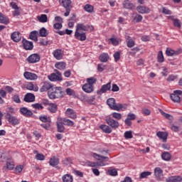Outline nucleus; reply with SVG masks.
<instances>
[{"label": "nucleus", "mask_w": 182, "mask_h": 182, "mask_svg": "<svg viewBox=\"0 0 182 182\" xmlns=\"http://www.w3.org/2000/svg\"><path fill=\"white\" fill-rule=\"evenodd\" d=\"M159 112L161 114H162V116H164V117H165L168 120H170L171 122H173V120H174V117H173V115L164 112L163 109H159Z\"/></svg>", "instance_id": "32"}, {"label": "nucleus", "mask_w": 182, "mask_h": 182, "mask_svg": "<svg viewBox=\"0 0 182 182\" xmlns=\"http://www.w3.org/2000/svg\"><path fill=\"white\" fill-rule=\"evenodd\" d=\"M22 43L26 50H32V49H33V43L32 41H28L23 38L22 40Z\"/></svg>", "instance_id": "14"}, {"label": "nucleus", "mask_w": 182, "mask_h": 182, "mask_svg": "<svg viewBox=\"0 0 182 182\" xmlns=\"http://www.w3.org/2000/svg\"><path fill=\"white\" fill-rule=\"evenodd\" d=\"M23 100L26 103H32V102H35V95H33V93H31V92H28L24 96Z\"/></svg>", "instance_id": "16"}, {"label": "nucleus", "mask_w": 182, "mask_h": 182, "mask_svg": "<svg viewBox=\"0 0 182 182\" xmlns=\"http://www.w3.org/2000/svg\"><path fill=\"white\" fill-rule=\"evenodd\" d=\"M149 176H151V172L150 171H144L141 173L140 174V178H147Z\"/></svg>", "instance_id": "52"}, {"label": "nucleus", "mask_w": 182, "mask_h": 182, "mask_svg": "<svg viewBox=\"0 0 182 182\" xmlns=\"http://www.w3.org/2000/svg\"><path fill=\"white\" fill-rule=\"evenodd\" d=\"M59 2L63 5V8L65 9V13L64 16H69L70 14V10L72 9V1L70 0H59Z\"/></svg>", "instance_id": "6"}, {"label": "nucleus", "mask_w": 182, "mask_h": 182, "mask_svg": "<svg viewBox=\"0 0 182 182\" xmlns=\"http://www.w3.org/2000/svg\"><path fill=\"white\" fill-rule=\"evenodd\" d=\"M109 176H117V170L116 168L109 169L107 171Z\"/></svg>", "instance_id": "56"}, {"label": "nucleus", "mask_w": 182, "mask_h": 182, "mask_svg": "<svg viewBox=\"0 0 182 182\" xmlns=\"http://www.w3.org/2000/svg\"><path fill=\"white\" fill-rule=\"evenodd\" d=\"M63 182H73V176L70 174H65L62 177Z\"/></svg>", "instance_id": "36"}, {"label": "nucleus", "mask_w": 182, "mask_h": 182, "mask_svg": "<svg viewBox=\"0 0 182 182\" xmlns=\"http://www.w3.org/2000/svg\"><path fill=\"white\" fill-rule=\"evenodd\" d=\"M55 73H52L51 75L48 76L49 80H50L51 82L62 80V74L60 73V72H59V70H55Z\"/></svg>", "instance_id": "7"}, {"label": "nucleus", "mask_w": 182, "mask_h": 182, "mask_svg": "<svg viewBox=\"0 0 182 182\" xmlns=\"http://www.w3.org/2000/svg\"><path fill=\"white\" fill-rule=\"evenodd\" d=\"M134 4L129 0H125L123 2V8H124L125 9L132 10L134 8Z\"/></svg>", "instance_id": "24"}, {"label": "nucleus", "mask_w": 182, "mask_h": 182, "mask_svg": "<svg viewBox=\"0 0 182 182\" xmlns=\"http://www.w3.org/2000/svg\"><path fill=\"white\" fill-rule=\"evenodd\" d=\"M14 108L12 107H8L6 109V119L8 117H11L12 116V114H14Z\"/></svg>", "instance_id": "51"}, {"label": "nucleus", "mask_w": 182, "mask_h": 182, "mask_svg": "<svg viewBox=\"0 0 182 182\" xmlns=\"http://www.w3.org/2000/svg\"><path fill=\"white\" fill-rule=\"evenodd\" d=\"M39 35L42 38H46L48 35V31L46 30V28H45V27L41 28V30L39 31Z\"/></svg>", "instance_id": "47"}, {"label": "nucleus", "mask_w": 182, "mask_h": 182, "mask_svg": "<svg viewBox=\"0 0 182 182\" xmlns=\"http://www.w3.org/2000/svg\"><path fill=\"white\" fill-rule=\"evenodd\" d=\"M100 129L104 132V133H107L108 134H110L112 132V127L106 125V124H102L100 126Z\"/></svg>", "instance_id": "29"}, {"label": "nucleus", "mask_w": 182, "mask_h": 182, "mask_svg": "<svg viewBox=\"0 0 182 182\" xmlns=\"http://www.w3.org/2000/svg\"><path fill=\"white\" fill-rule=\"evenodd\" d=\"M55 68L56 69H59L60 70H64V69H66V63L65 62H59L55 63Z\"/></svg>", "instance_id": "35"}, {"label": "nucleus", "mask_w": 182, "mask_h": 182, "mask_svg": "<svg viewBox=\"0 0 182 182\" xmlns=\"http://www.w3.org/2000/svg\"><path fill=\"white\" fill-rule=\"evenodd\" d=\"M65 116H67V117H70V119H76L77 117L76 112H75V110L72 109L71 108L66 109Z\"/></svg>", "instance_id": "18"}, {"label": "nucleus", "mask_w": 182, "mask_h": 182, "mask_svg": "<svg viewBox=\"0 0 182 182\" xmlns=\"http://www.w3.org/2000/svg\"><path fill=\"white\" fill-rule=\"evenodd\" d=\"M127 45L128 48H133L134 46V41H133L130 36H127Z\"/></svg>", "instance_id": "49"}, {"label": "nucleus", "mask_w": 182, "mask_h": 182, "mask_svg": "<svg viewBox=\"0 0 182 182\" xmlns=\"http://www.w3.org/2000/svg\"><path fill=\"white\" fill-rule=\"evenodd\" d=\"M36 160L43 161L45 160V155L42 154H37L36 156Z\"/></svg>", "instance_id": "60"}, {"label": "nucleus", "mask_w": 182, "mask_h": 182, "mask_svg": "<svg viewBox=\"0 0 182 182\" xmlns=\"http://www.w3.org/2000/svg\"><path fill=\"white\" fill-rule=\"evenodd\" d=\"M37 19L39 22H41V23H45L48 22V16L46 14H41L37 16Z\"/></svg>", "instance_id": "38"}, {"label": "nucleus", "mask_w": 182, "mask_h": 182, "mask_svg": "<svg viewBox=\"0 0 182 182\" xmlns=\"http://www.w3.org/2000/svg\"><path fill=\"white\" fill-rule=\"evenodd\" d=\"M93 10H94L93 6L90 4H86L84 6V11H85V12H88V14H92V12H93Z\"/></svg>", "instance_id": "46"}, {"label": "nucleus", "mask_w": 182, "mask_h": 182, "mask_svg": "<svg viewBox=\"0 0 182 182\" xmlns=\"http://www.w3.org/2000/svg\"><path fill=\"white\" fill-rule=\"evenodd\" d=\"M8 160V154L4 151H0V161L4 163Z\"/></svg>", "instance_id": "37"}, {"label": "nucleus", "mask_w": 182, "mask_h": 182, "mask_svg": "<svg viewBox=\"0 0 182 182\" xmlns=\"http://www.w3.org/2000/svg\"><path fill=\"white\" fill-rule=\"evenodd\" d=\"M124 136L127 139H133V134H132V131L125 132L124 134Z\"/></svg>", "instance_id": "53"}, {"label": "nucleus", "mask_w": 182, "mask_h": 182, "mask_svg": "<svg viewBox=\"0 0 182 182\" xmlns=\"http://www.w3.org/2000/svg\"><path fill=\"white\" fill-rule=\"evenodd\" d=\"M92 157H94V159H96V160H99V161L105 160V161H109V157L101 156L96 153L93 154Z\"/></svg>", "instance_id": "31"}, {"label": "nucleus", "mask_w": 182, "mask_h": 182, "mask_svg": "<svg viewBox=\"0 0 182 182\" xmlns=\"http://www.w3.org/2000/svg\"><path fill=\"white\" fill-rule=\"evenodd\" d=\"M62 23H55L53 24L54 29H62Z\"/></svg>", "instance_id": "63"}, {"label": "nucleus", "mask_w": 182, "mask_h": 182, "mask_svg": "<svg viewBox=\"0 0 182 182\" xmlns=\"http://www.w3.org/2000/svg\"><path fill=\"white\" fill-rule=\"evenodd\" d=\"M48 109L50 113H56V112H58V105L55 103H50Z\"/></svg>", "instance_id": "28"}, {"label": "nucleus", "mask_w": 182, "mask_h": 182, "mask_svg": "<svg viewBox=\"0 0 182 182\" xmlns=\"http://www.w3.org/2000/svg\"><path fill=\"white\" fill-rule=\"evenodd\" d=\"M106 123L107 124L108 126H110L112 129H114V130H116V129H119V126H120L119 122L114 120L112 117L107 118Z\"/></svg>", "instance_id": "8"}, {"label": "nucleus", "mask_w": 182, "mask_h": 182, "mask_svg": "<svg viewBox=\"0 0 182 182\" xmlns=\"http://www.w3.org/2000/svg\"><path fill=\"white\" fill-rule=\"evenodd\" d=\"M181 123H182L181 119H179L178 122H175V124H173L171 127V130L176 133L180 132L181 129Z\"/></svg>", "instance_id": "17"}, {"label": "nucleus", "mask_w": 182, "mask_h": 182, "mask_svg": "<svg viewBox=\"0 0 182 182\" xmlns=\"http://www.w3.org/2000/svg\"><path fill=\"white\" fill-rule=\"evenodd\" d=\"M62 92V87H53V85L50 82H45L41 88V92Z\"/></svg>", "instance_id": "4"}, {"label": "nucleus", "mask_w": 182, "mask_h": 182, "mask_svg": "<svg viewBox=\"0 0 182 182\" xmlns=\"http://www.w3.org/2000/svg\"><path fill=\"white\" fill-rule=\"evenodd\" d=\"M158 62L163 63L164 62V55H163V51H159L157 55Z\"/></svg>", "instance_id": "50"}, {"label": "nucleus", "mask_w": 182, "mask_h": 182, "mask_svg": "<svg viewBox=\"0 0 182 182\" xmlns=\"http://www.w3.org/2000/svg\"><path fill=\"white\" fill-rule=\"evenodd\" d=\"M29 38L30 39H31V41H34V42H38V31H32L30 33Z\"/></svg>", "instance_id": "43"}, {"label": "nucleus", "mask_w": 182, "mask_h": 182, "mask_svg": "<svg viewBox=\"0 0 182 182\" xmlns=\"http://www.w3.org/2000/svg\"><path fill=\"white\" fill-rule=\"evenodd\" d=\"M11 39L14 42H20L21 39H22V35L20 32L15 31L11 34Z\"/></svg>", "instance_id": "19"}, {"label": "nucleus", "mask_w": 182, "mask_h": 182, "mask_svg": "<svg viewBox=\"0 0 182 182\" xmlns=\"http://www.w3.org/2000/svg\"><path fill=\"white\" fill-rule=\"evenodd\" d=\"M132 18L134 23H139L143 21V16L140 14H132Z\"/></svg>", "instance_id": "30"}, {"label": "nucleus", "mask_w": 182, "mask_h": 182, "mask_svg": "<svg viewBox=\"0 0 182 182\" xmlns=\"http://www.w3.org/2000/svg\"><path fill=\"white\" fill-rule=\"evenodd\" d=\"M7 120L10 123V124H12L13 126H16V124H19V120L16 118V117H7Z\"/></svg>", "instance_id": "26"}, {"label": "nucleus", "mask_w": 182, "mask_h": 182, "mask_svg": "<svg viewBox=\"0 0 182 182\" xmlns=\"http://www.w3.org/2000/svg\"><path fill=\"white\" fill-rule=\"evenodd\" d=\"M161 157L163 160H165V161H169V160L171 159V154L169 152H164Z\"/></svg>", "instance_id": "44"}, {"label": "nucleus", "mask_w": 182, "mask_h": 182, "mask_svg": "<svg viewBox=\"0 0 182 182\" xmlns=\"http://www.w3.org/2000/svg\"><path fill=\"white\" fill-rule=\"evenodd\" d=\"M157 137L163 141H167V137H168V133L164 132H158L156 133Z\"/></svg>", "instance_id": "22"}, {"label": "nucleus", "mask_w": 182, "mask_h": 182, "mask_svg": "<svg viewBox=\"0 0 182 182\" xmlns=\"http://www.w3.org/2000/svg\"><path fill=\"white\" fill-rule=\"evenodd\" d=\"M39 120L43 123H52V119L50 118V117L46 115L40 116Z\"/></svg>", "instance_id": "39"}, {"label": "nucleus", "mask_w": 182, "mask_h": 182, "mask_svg": "<svg viewBox=\"0 0 182 182\" xmlns=\"http://www.w3.org/2000/svg\"><path fill=\"white\" fill-rule=\"evenodd\" d=\"M97 80L93 77L87 78V83L82 86V90H84V92H93V90H95L93 85L96 83Z\"/></svg>", "instance_id": "3"}, {"label": "nucleus", "mask_w": 182, "mask_h": 182, "mask_svg": "<svg viewBox=\"0 0 182 182\" xmlns=\"http://www.w3.org/2000/svg\"><path fill=\"white\" fill-rule=\"evenodd\" d=\"M100 60L102 62H107L109 60V55L107 53H102L100 55Z\"/></svg>", "instance_id": "48"}, {"label": "nucleus", "mask_w": 182, "mask_h": 182, "mask_svg": "<svg viewBox=\"0 0 182 182\" xmlns=\"http://www.w3.org/2000/svg\"><path fill=\"white\" fill-rule=\"evenodd\" d=\"M56 124H57L58 132L59 133H63V132H65V126H63V124H65L62 120V117H58Z\"/></svg>", "instance_id": "13"}, {"label": "nucleus", "mask_w": 182, "mask_h": 182, "mask_svg": "<svg viewBox=\"0 0 182 182\" xmlns=\"http://www.w3.org/2000/svg\"><path fill=\"white\" fill-rule=\"evenodd\" d=\"M107 105H109V107H110L112 110H116L117 112H120V110L123 109V105L122 104L116 105V100H114V98H109L107 100Z\"/></svg>", "instance_id": "5"}, {"label": "nucleus", "mask_w": 182, "mask_h": 182, "mask_svg": "<svg viewBox=\"0 0 182 182\" xmlns=\"http://www.w3.org/2000/svg\"><path fill=\"white\" fill-rule=\"evenodd\" d=\"M49 164L53 167H55V166H58L59 164V159L55 156L52 157L51 159H50Z\"/></svg>", "instance_id": "34"}, {"label": "nucleus", "mask_w": 182, "mask_h": 182, "mask_svg": "<svg viewBox=\"0 0 182 182\" xmlns=\"http://www.w3.org/2000/svg\"><path fill=\"white\" fill-rule=\"evenodd\" d=\"M63 164L65 166H70V164H72V159L70 158H66L63 161Z\"/></svg>", "instance_id": "57"}, {"label": "nucleus", "mask_w": 182, "mask_h": 182, "mask_svg": "<svg viewBox=\"0 0 182 182\" xmlns=\"http://www.w3.org/2000/svg\"><path fill=\"white\" fill-rule=\"evenodd\" d=\"M28 63H37V62H39L41 60V56L39 54L34 53L28 56L27 58Z\"/></svg>", "instance_id": "10"}, {"label": "nucleus", "mask_w": 182, "mask_h": 182, "mask_svg": "<svg viewBox=\"0 0 182 182\" xmlns=\"http://www.w3.org/2000/svg\"><path fill=\"white\" fill-rule=\"evenodd\" d=\"M21 114H23V116H26V117H31L33 116V113L32 111L28 109L26 107H22L20 109Z\"/></svg>", "instance_id": "21"}, {"label": "nucleus", "mask_w": 182, "mask_h": 182, "mask_svg": "<svg viewBox=\"0 0 182 182\" xmlns=\"http://www.w3.org/2000/svg\"><path fill=\"white\" fill-rule=\"evenodd\" d=\"M15 170H16V172L21 173L23 170V166L18 165L16 167Z\"/></svg>", "instance_id": "64"}, {"label": "nucleus", "mask_w": 182, "mask_h": 182, "mask_svg": "<svg viewBox=\"0 0 182 182\" xmlns=\"http://www.w3.org/2000/svg\"><path fill=\"white\" fill-rule=\"evenodd\" d=\"M23 76L27 80H36V79H38L36 74L28 71H26L23 73Z\"/></svg>", "instance_id": "15"}, {"label": "nucleus", "mask_w": 182, "mask_h": 182, "mask_svg": "<svg viewBox=\"0 0 182 182\" xmlns=\"http://www.w3.org/2000/svg\"><path fill=\"white\" fill-rule=\"evenodd\" d=\"M154 175L156 178H160L161 176H163V169L161 168H155L154 169Z\"/></svg>", "instance_id": "33"}, {"label": "nucleus", "mask_w": 182, "mask_h": 182, "mask_svg": "<svg viewBox=\"0 0 182 182\" xmlns=\"http://www.w3.org/2000/svg\"><path fill=\"white\" fill-rule=\"evenodd\" d=\"M111 116H112V117L114 119H116L117 120H121L122 119V114L120 113H117V112H113Z\"/></svg>", "instance_id": "55"}, {"label": "nucleus", "mask_w": 182, "mask_h": 182, "mask_svg": "<svg viewBox=\"0 0 182 182\" xmlns=\"http://www.w3.org/2000/svg\"><path fill=\"white\" fill-rule=\"evenodd\" d=\"M182 53L181 48L174 50L170 48H167L166 50V55L167 56H177V55H180Z\"/></svg>", "instance_id": "11"}, {"label": "nucleus", "mask_w": 182, "mask_h": 182, "mask_svg": "<svg viewBox=\"0 0 182 182\" xmlns=\"http://www.w3.org/2000/svg\"><path fill=\"white\" fill-rule=\"evenodd\" d=\"M114 58L115 62H119V60H120V53L119 52L114 53Z\"/></svg>", "instance_id": "62"}, {"label": "nucleus", "mask_w": 182, "mask_h": 182, "mask_svg": "<svg viewBox=\"0 0 182 182\" xmlns=\"http://www.w3.org/2000/svg\"><path fill=\"white\" fill-rule=\"evenodd\" d=\"M0 23H4V25H8L9 23V18H6V16L0 12Z\"/></svg>", "instance_id": "40"}, {"label": "nucleus", "mask_w": 182, "mask_h": 182, "mask_svg": "<svg viewBox=\"0 0 182 182\" xmlns=\"http://www.w3.org/2000/svg\"><path fill=\"white\" fill-rule=\"evenodd\" d=\"M68 96H73V97H77L82 102H87L90 105H93V102L96 99V97L92 96L90 97H87L86 95L83 94V92H80V94L76 95L75 92H66Z\"/></svg>", "instance_id": "2"}, {"label": "nucleus", "mask_w": 182, "mask_h": 182, "mask_svg": "<svg viewBox=\"0 0 182 182\" xmlns=\"http://www.w3.org/2000/svg\"><path fill=\"white\" fill-rule=\"evenodd\" d=\"M62 120H63V122L64 123V125L65 126H73V124H75V123L69 119H67V118H62Z\"/></svg>", "instance_id": "45"}, {"label": "nucleus", "mask_w": 182, "mask_h": 182, "mask_svg": "<svg viewBox=\"0 0 182 182\" xmlns=\"http://www.w3.org/2000/svg\"><path fill=\"white\" fill-rule=\"evenodd\" d=\"M25 87L27 89V90H33V92H38V90H39L38 85L32 82H28L27 85H26Z\"/></svg>", "instance_id": "20"}, {"label": "nucleus", "mask_w": 182, "mask_h": 182, "mask_svg": "<svg viewBox=\"0 0 182 182\" xmlns=\"http://www.w3.org/2000/svg\"><path fill=\"white\" fill-rule=\"evenodd\" d=\"M31 106L33 109H37L38 110H43V109L42 104L39 103L33 104Z\"/></svg>", "instance_id": "54"}, {"label": "nucleus", "mask_w": 182, "mask_h": 182, "mask_svg": "<svg viewBox=\"0 0 182 182\" xmlns=\"http://www.w3.org/2000/svg\"><path fill=\"white\" fill-rule=\"evenodd\" d=\"M173 26H174L175 27H176V28H181V22H180V20L176 19V20H174V21H173Z\"/></svg>", "instance_id": "59"}, {"label": "nucleus", "mask_w": 182, "mask_h": 182, "mask_svg": "<svg viewBox=\"0 0 182 182\" xmlns=\"http://www.w3.org/2000/svg\"><path fill=\"white\" fill-rule=\"evenodd\" d=\"M87 166H89L90 167H97V166H102V164H100L99 163L88 161L87 162Z\"/></svg>", "instance_id": "61"}, {"label": "nucleus", "mask_w": 182, "mask_h": 182, "mask_svg": "<svg viewBox=\"0 0 182 182\" xmlns=\"http://www.w3.org/2000/svg\"><path fill=\"white\" fill-rule=\"evenodd\" d=\"M182 92H174L173 93L170 95V97L173 102H175L176 103H180L181 102V98L180 96H181Z\"/></svg>", "instance_id": "12"}, {"label": "nucleus", "mask_w": 182, "mask_h": 182, "mask_svg": "<svg viewBox=\"0 0 182 182\" xmlns=\"http://www.w3.org/2000/svg\"><path fill=\"white\" fill-rule=\"evenodd\" d=\"M112 82H108L107 85H104L102 86L100 92H107L108 90H110L112 88Z\"/></svg>", "instance_id": "41"}, {"label": "nucleus", "mask_w": 182, "mask_h": 182, "mask_svg": "<svg viewBox=\"0 0 182 182\" xmlns=\"http://www.w3.org/2000/svg\"><path fill=\"white\" fill-rule=\"evenodd\" d=\"M48 97L50 99H60V97H63L66 94L65 92H48Z\"/></svg>", "instance_id": "9"}, {"label": "nucleus", "mask_w": 182, "mask_h": 182, "mask_svg": "<svg viewBox=\"0 0 182 182\" xmlns=\"http://www.w3.org/2000/svg\"><path fill=\"white\" fill-rule=\"evenodd\" d=\"M136 11H138L139 14H150V9L143 6H138Z\"/></svg>", "instance_id": "23"}, {"label": "nucleus", "mask_w": 182, "mask_h": 182, "mask_svg": "<svg viewBox=\"0 0 182 182\" xmlns=\"http://www.w3.org/2000/svg\"><path fill=\"white\" fill-rule=\"evenodd\" d=\"M80 31H89L87 26L83 23H78L76 26V31L75 33V38L78 41H86V33H80Z\"/></svg>", "instance_id": "1"}, {"label": "nucleus", "mask_w": 182, "mask_h": 182, "mask_svg": "<svg viewBox=\"0 0 182 182\" xmlns=\"http://www.w3.org/2000/svg\"><path fill=\"white\" fill-rule=\"evenodd\" d=\"M53 55L55 59L58 60H60V59H63V55L62 54V50L60 49H57L53 51Z\"/></svg>", "instance_id": "25"}, {"label": "nucleus", "mask_w": 182, "mask_h": 182, "mask_svg": "<svg viewBox=\"0 0 182 182\" xmlns=\"http://www.w3.org/2000/svg\"><path fill=\"white\" fill-rule=\"evenodd\" d=\"M14 162L8 161L6 162V166H4L3 170H14Z\"/></svg>", "instance_id": "42"}, {"label": "nucleus", "mask_w": 182, "mask_h": 182, "mask_svg": "<svg viewBox=\"0 0 182 182\" xmlns=\"http://www.w3.org/2000/svg\"><path fill=\"white\" fill-rule=\"evenodd\" d=\"M166 182H180L182 181L181 176H171L166 179Z\"/></svg>", "instance_id": "27"}, {"label": "nucleus", "mask_w": 182, "mask_h": 182, "mask_svg": "<svg viewBox=\"0 0 182 182\" xmlns=\"http://www.w3.org/2000/svg\"><path fill=\"white\" fill-rule=\"evenodd\" d=\"M109 41L111 42L114 46H117V45H119V41H117V39L115 38H109Z\"/></svg>", "instance_id": "58"}]
</instances>
